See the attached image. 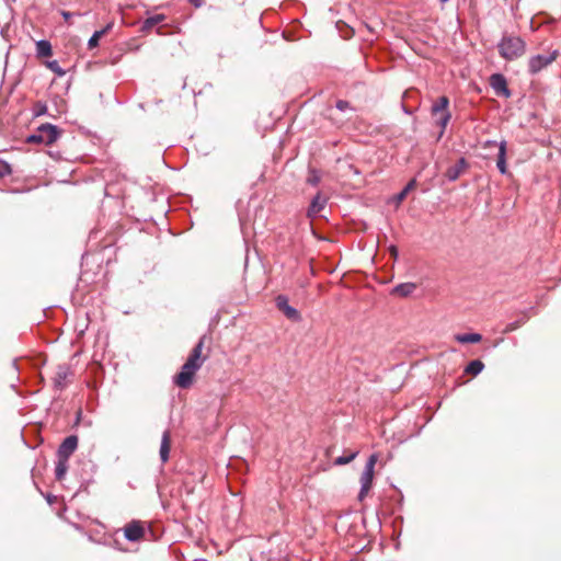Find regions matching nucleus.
<instances>
[{"label":"nucleus","mask_w":561,"mask_h":561,"mask_svg":"<svg viewBox=\"0 0 561 561\" xmlns=\"http://www.w3.org/2000/svg\"><path fill=\"white\" fill-rule=\"evenodd\" d=\"M204 343L205 336H202L183 364L181 371L174 377V382L178 387L187 389L192 386L196 371L203 366L207 358L202 355Z\"/></svg>","instance_id":"f257e3e1"},{"label":"nucleus","mask_w":561,"mask_h":561,"mask_svg":"<svg viewBox=\"0 0 561 561\" xmlns=\"http://www.w3.org/2000/svg\"><path fill=\"white\" fill-rule=\"evenodd\" d=\"M60 136V130L57 126L53 124H42L36 130L26 138V142L28 144H42V145H51L54 144Z\"/></svg>","instance_id":"f03ea898"},{"label":"nucleus","mask_w":561,"mask_h":561,"mask_svg":"<svg viewBox=\"0 0 561 561\" xmlns=\"http://www.w3.org/2000/svg\"><path fill=\"white\" fill-rule=\"evenodd\" d=\"M497 47L503 58L512 60L520 57L525 53L526 45L522 37H502Z\"/></svg>","instance_id":"7ed1b4c3"},{"label":"nucleus","mask_w":561,"mask_h":561,"mask_svg":"<svg viewBox=\"0 0 561 561\" xmlns=\"http://www.w3.org/2000/svg\"><path fill=\"white\" fill-rule=\"evenodd\" d=\"M448 98L443 95L438 98L436 102H434L431 108L432 116L434 117L435 123L440 127V136L444 134L451 118L450 112L448 111Z\"/></svg>","instance_id":"20e7f679"},{"label":"nucleus","mask_w":561,"mask_h":561,"mask_svg":"<svg viewBox=\"0 0 561 561\" xmlns=\"http://www.w3.org/2000/svg\"><path fill=\"white\" fill-rule=\"evenodd\" d=\"M377 461H378V455L377 454L370 455L365 465L364 471L362 472V476L359 479L360 490L358 493V500L360 502L364 501V499L367 496L369 490L371 489L374 474H375V466H376Z\"/></svg>","instance_id":"39448f33"},{"label":"nucleus","mask_w":561,"mask_h":561,"mask_svg":"<svg viewBox=\"0 0 561 561\" xmlns=\"http://www.w3.org/2000/svg\"><path fill=\"white\" fill-rule=\"evenodd\" d=\"M558 54H559L558 50L554 49V50L546 53V54H538L536 56H533L528 62L529 71L531 73H538L543 68H546L548 65H550L552 61H554Z\"/></svg>","instance_id":"423d86ee"},{"label":"nucleus","mask_w":561,"mask_h":561,"mask_svg":"<svg viewBox=\"0 0 561 561\" xmlns=\"http://www.w3.org/2000/svg\"><path fill=\"white\" fill-rule=\"evenodd\" d=\"M145 535V526L140 520H133L124 527V536L129 541H138Z\"/></svg>","instance_id":"0eeeda50"},{"label":"nucleus","mask_w":561,"mask_h":561,"mask_svg":"<svg viewBox=\"0 0 561 561\" xmlns=\"http://www.w3.org/2000/svg\"><path fill=\"white\" fill-rule=\"evenodd\" d=\"M276 306L277 308L286 316L287 319L298 322L301 320V316L297 309L289 306L288 299L286 296L279 295L276 297Z\"/></svg>","instance_id":"6e6552de"},{"label":"nucleus","mask_w":561,"mask_h":561,"mask_svg":"<svg viewBox=\"0 0 561 561\" xmlns=\"http://www.w3.org/2000/svg\"><path fill=\"white\" fill-rule=\"evenodd\" d=\"M78 447V437L76 435H70L66 437L60 444L57 456L58 458L69 459V457L75 453Z\"/></svg>","instance_id":"1a4fd4ad"},{"label":"nucleus","mask_w":561,"mask_h":561,"mask_svg":"<svg viewBox=\"0 0 561 561\" xmlns=\"http://www.w3.org/2000/svg\"><path fill=\"white\" fill-rule=\"evenodd\" d=\"M490 85L497 95H503L505 98H508L511 95V91L507 88L506 79L501 73H494L490 77Z\"/></svg>","instance_id":"9d476101"},{"label":"nucleus","mask_w":561,"mask_h":561,"mask_svg":"<svg viewBox=\"0 0 561 561\" xmlns=\"http://www.w3.org/2000/svg\"><path fill=\"white\" fill-rule=\"evenodd\" d=\"M72 376V371L69 366L60 365L57 367L55 376H54V385L56 388L62 389L65 388L70 377Z\"/></svg>","instance_id":"9b49d317"},{"label":"nucleus","mask_w":561,"mask_h":561,"mask_svg":"<svg viewBox=\"0 0 561 561\" xmlns=\"http://www.w3.org/2000/svg\"><path fill=\"white\" fill-rule=\"evenodd\" d=\"M468 168V163L466 161L465 158H460L457 163H455L454 165H450L446 172H445V176L449 180V181H456L463 172L465 170Z\"/></svg>","instance_id":"f8f14e48"},{"label":"nucleus","mask_w":561,"mask_h":561,"mask_svg":"<svg viewBox=\"0 0 561 561\" xmlns=\"http://www.w3.org/2000/svg\"><path fill=\"white\" fill-rule=\"evenodd\" d=\"M171 448V433L170 431H164L161 438V445H160V459L162 463H165L169 460V454Z\"/></svg>","instance_id":"ddd939ff"},{"label":"nucleus","mask_w":561,"mask_h":561,"mask_svg":"<svg viewBox=\"0 0 561 561\" xmlns=\"http://www.w3.org/2000/svg\"><path fill=\"white\" fill-rule=\"evenodd\" d=\"M327 198L321 196L320 194H317L309 206L308 209V216L309 217H316L325 206Z\"/></svg>","instance_id":"4468645a"},{"label":"nucleus","mask_w":561,"mask_h":561,"mask_svg":"<svg viewBox=\"0 0 561 561\" xmlns=\"http://www.w3.org/2000/svg\"><path fill=\"white\" fill-rule=\"evenodd\" d=\"M496 167L502 174H507L506 165V141H501L499 145V153L496 159Z\"/></svg>","instance_id":"2eb2a0df"},{"label":"nucleus","mask_w":561,"mask_h":561,"mask_svg":"<svg viewBox=\"0 0 561 561\" xmlns=\"http://www.w3.org/2000/svg\"><path fill=\"white\" fill-rule=\"evenodd\" d=\"M164 19H165V16L163 14L151 15L142 22L140 30L142 32H150V31H152L153 26L163 22Z\"/></svg>","instance_id":"dca6fc26"},{"label":"nucleus","mask_w":561,"mask_h":561,"mask_svg":"<svg viewBox=\"0 0 561 561\" xmlns=\"http://www.w3.org/2000/svg\"><path fill=\"white\" fill-rule=\"evenodd\" d=\"M416 288L414 283H402L393 287L392 294L398 295L400 297L410 296Z\"/></svg>","instance_id":"f3484780"},{"label":"nucleus","mask_w":561,"mask_h":561,"mask_svg":"<svg viewBox=\"0 0 561 561\" xmlns=\"http://www.w3.org/2000/svg\"><path fill=\"white\" fill-rule=\"evenodd\" d=\"M36 51L38 57H48L51 55V44L42 39L36 43Z\"/></svg>","instance_id":"a211bd4d"},{"label":"nucleus","mask_w":561,"mask_h":561,"mask_svg":"<svg viewBox=\"0 0 561 561\" xmlns=\"http://www.w3.org/2000/svg\"><path fill=\"white\" fill-rule=\"evenodd\" d=\"M455 339L459 343H478L482 340V336L479 333H466L458 334L455 336Z\"/></svg>","instance_id":"6ab92c4d"},{"label":"nucleus","mask_w":561,"mask_h":561,"mask_svg":"<svg viewBox=\"0 0 561 561\" xmlns=\"http://www.w3.org/2000/svg\"><path fill=\"white\" fill-rule=\"evenodd\" d=\"M528 320V316L526 313H523L519 316V318L513 322H510L506 324V327L503 330V333H510L515 330H517L519 327H522L526 321Z\"/></svg>","instance_id":"aec40b11"},{"label":"nucleus","mask_w":561,"mask_h":561,"mask_svg":"<svg viewBox=\"0 0 561 561\" xmlns=\"http://www.w3.org/2000/svg\"><path fill=\"white\" fill-rule=\"evenodd\" d=\"M483 368H484V364L479 359H474L467 365L465 371L467 374H471V375L476 376V375L480 374Z\"/></svg>","instance_id":"412c9836"},{"label":"nucleus","mask_w":561,"mask_h":561,"mask_svg":"<svg viewBox=\"0 0 561 561\" xmlns=\"http://www.w3.org/2000/svg\"><path fill=\"white\" fill-rule=\"evenodd\" d=\"M68 469V459L58 458V462L55 469L57 480H61Z\"/></svg>","instance_id":"4be33fe9"},{"label":"nucleus","mask_w":561,"mask_h":561,"mask_svg":"<svg viewBox=\"0 0 561 561\" xmlns=\"http://www.w3.org/2000/svg\"><path fill=\"white\" fill-rule=\"evenodd\" d=\"M358 455V451L355 450V451H351L348 453L347 455H343V456H340L337 457L335 460H334V465L336 466H344V465H347L350 463L351 461H353Z\"/></svg>","instance_id":"5701e85b"},{"label":"nucleus","mask_w":561,"mask_h":561,"mask_svg":"<svg viewBox=\"0 0 561 561\" xmlns=\"http://www.w3.org/2000/svg\"><path fill=\"white\" fill-rule=\"evenodd\" d=\"M46 66H47L48 69H50L58 77H62L66 73V71L60 68V66H59L57 60L47 61Z\"/></svg>","instance_id":"b1692460"},{"label":"nucleus","mask_w":561,"mask_h":561,"mask_svg":"<svg viewBox=\"0 0 561 561\" xmlns=\"http://www.w3.org/2000/svg\"><path fill=\"white\" fill-rule=\"evenodd\" d=\"M33 111L35 116L44 115L47 112V105L43 102H37L35 103Z\"/></svg>","instance_id":"393cba45"},{"label":"nucleus","mask_w":561,"mask_h":561,"mask_svg":"<svg viewBox=\"0 0 561 561\" xmlns=\"http://www.w3.org/2000/svg\"><path fill=\"white\" fill-rule=\"evenodd\" d=\"M12 173L11 165L5 161H0V179Z\"/></svg>","instance_id":"a878e982"},{"label":"nucleus","mask_w":561,"mask_h":561,"mask_svg":"<svg viewBox=\"0 0 561 561\" xmlns=\"http://www.w3.org/2000/svg\"><path fill=\"white\" fill-rule=\"evenodd\" d=\"M60 14H61V15H62V18L65 19V21H66L67 23H69V24L71 23V19H72V18H78V16H81V15H82V13H80V12H71V11H66V10H61V11H60Z\"/></svg>","instance_id":"bb28decb"},{"label":"nucleus","mask_w":561,"mask_h":561,"mask_svg":"<svg viewBox=\"0 0 561 561\" xmlns=\"http://www.w3.org/2000/svg\"><path fill=\"white\" fill-rule=\"evenodd\" d=\"M414 181H411L396 197L397 203H401L405 197L408 192L413 187Z\"/></svg>","instance_id":"cd10ccee"},{"label":"nucleus","mask_w":561,"mask_h":561,"mask_svg":"<svg viewBox=\"0 0 561 561\" xmlns=\"http://www.w3.org/2000/svg\"><path fill=\"white\" fill-rule=\"evenodd\" d=\"M336 108L344 112L348 108H351L350 103L347 101L339 100L336 102Z\"/></svg>","instance_id":"c85d7f7f"},{"label":"nucleus","mask_w":561,"mask_h":561,"mask_svg":"<svg viewBox=\"0 0 561 561\" xmlns=\"http://www.w3.org/2000/svg\"><path fill=\"white\" fill-rule=\"evenodd\" d=\"M101 37H90L89 38V42H88V47L89 48H94L99 45V41H100Z\"/></svg>","instance_id":"c756f323"},{"label":"nucleus","mask_w":561,"mask_h":561,"mask_svg":"<svg viewBox=\"0 0 561 561\" xmlns=\"http://www.w3.org/2000/svg\"><path fill=\"white\" fill-rule=\"evenodd\" d=\"M389 250H390L391 255H392L394 259H397V257H398V255H399L398 248H397V247H394V245H391V247L389 248Z\"/></svg>","instance_id":"7c9ffc66"},{"label":"nucleus","mask_w":561,"mask_h":561,"mask_svg":"<svg viewBox=\"0 0 561 561\" xmlns=\"http://www.w3.org/2000/svg\"><path fill=\"white\" fill-rule=\"evenodd\" d=\"M105 30H95L92 35H95V36H99V35H104L105 34Z\"/></svg>","instance_id":"2f4dec72"},{"label":"nucleus","mask_w":561,"mask_h":561,"mask_svg":"<svg viewBox=\"0 0 561 561\" xmlns=\"http://www.w3.org/2000/svg\"><path fill=\"white\" fill-rule=\"evenodd\" d=\"M191 3H193L195 7H199L202 3V0H190Z\"/></svg>","instance_id":"473e14b6"},{"label":"nucleus","mask_w":561,"mask_h":561,"mask_svg":"<svg viewBox=\"0 0 561 561\" xmlns=\"http://www.w3.org/2000/svg\"><path fill=\"white\" fill-rule=\"evenodd\" d=\"M157 34L158 35H173V32L162 33V32H160V30H157Z\"/></svg>","instance_id":"72a5a7b5"},{"label":"nucleus","mask_w":561,"mask_h":561,"mask_svg":"<svg viewBox=\"0 0 561 561\" xmlns=\"http://www.w3.org/2000/svg\"><path fill=\"white\" fill-rule=\"evenodd\" d=\"M440 2H447L448 0H439Z\"/></svg>","instance_id":"f704fd0d"}]
</instances>
